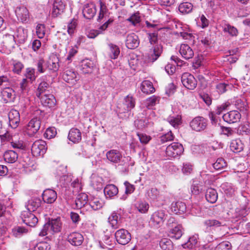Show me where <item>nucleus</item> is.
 <instances>
[{
  "instance_id": "1",
  "label": "nucleus",
  "mask_w": 250,
  "mask_h": 250,
  "mask_svg": "<svg viewBox=\"0 0 250 250\" xmlns=\"http://www.w3.org/2000/svg\"><path fill=\"white\" fill-rule=\"evenodd\" d=\"M62 222L61 218L58 217L54 219H49L43 226V228L39 233L40 236H44L48 233H55L61 231L62 228Z\"/></svg>"
},
{
  "instance_id": "2",
  "label": "nucleus",
  "mask_w": 250,
  "mask_h": 250,
  "mask_svg": "<svg viewBox=\"0 0 250 250\" xmlns=\"http://www.w3.org/2000/svg\"><path fill=\"white\" fill-rule=\"evenodd\" d=\"M184 150L182 144L174 142L167 146L166 154L169 157L176 158L181 155L183 153Z\"/></svg>"
},
{
  "instance_id": "3",
  "label": "nucleus",
  "mask_w": 250,
  "mask_h": 250,
  "mask_svg": "<svg viewBox=\"0 0 250 250\" xmlns=\"http://www.w3.org/2000/svg\"><path fill=\"white\" fill-rule=\"evenodd\" d=\"M47 147L46 143L42 140L34 142L31 146V152L34 156H43L46 152Z\"/></svg>"
},
{
  "instance_id": "4",
  "label": "nucleus",
  "mask_w": 250,
  "mask_h": 250,
  "mask_svg": "<svg viewBox=\"0 0 250 250\" xmlns=\"http://www.w3.org/2000/svg\"><path fill=\"white\" fill-rule=\"evenodd\" d=\"M208 125V120L201 116L195 117L190 122V126L196 131H202L206 129Z\"/></svg>"
},
{
  "instance_id": "5",
  "label": "nucleus",
  "mask_w": 250,
  "mask_h": 250,
  "mask_svg": "<svg viewBox=\"0 0 250 250\" xmlns=\"http://www.w3.org/2000/svg\"><path fill=\"white\" fill-rule=\"evenodd\" d=\"M166 219L165 211L161 210L154 212L151 215L149 221L151 226L156 228H159Z\"/></svg>"
},
{
  "instance_id": "6",
  "label": "nucleus",
  "mask_w": 250,
  "mask_h": 250,
  "mask_svg": "<svg viewBox=\"0 0 250 250\" xmlns=\"http://www.w3.org/2000/svg\"><path fill=\"white\" fill-rule=\"evenodd\" d=\"M32 211L26 210L22 211L21 213V218L23 222L30 227H35L38 222V219Z\"/></svg>"
},
{
  "instance_id": "7",
  "label": "nucleus",
  "mask_w": 250,
  "mask_h": 250,
  "mask_svg": "<svg viewBox=\"0 0 250 250\" xmlns=\"http://www.w3.org/2000/svg\"><path fill=\"white\" fill-rule=\"evenodd\" d=\"M181 81L184 86L188 89H194L197 84V82L193 75L188 73L182 74Z\"/></svg>"
},
{
  "instance_id": "8",
  "label": "nucleus",
  "mask_w": 250,
  "mask_h": 250,
  "mask_svg": "<svg viewBox=\"0 0 250 250\" xmlns=\"http://www.w3.org/2000/svg\"><path fill=\"white\" fill-rule=\"evenodd\" d=\"M115 236L117 242L123 245L127 244L131 240L130 233L123 229L117 230L115 232Z\"/></svg>"
},
{
  "instance_id": "9",
  "label": "nucleus",
  "mask_w": 250,
  "mask_h": 250,
  "mask_svg": "<svg viewBox=\"0 0 250 250\" xmlns=\"http://www.w3.org/2000/svg\"><path fill=\"white\" fill-rule=\"evenodd\" d=\"M41 126V121L38 118L30 120L26 127V134L29 136H33L39 130Z\"/></svg>"
},
{
  "instance_id": "10",
  "label": "nucleus",
  "mask_w": 250,
  "mask_h": 250,
  "mask_svg": "<svg viewBox=\"0 0 250 250\" xmlns=\"http://www.w3.org/2000/svg\"><path fill=\"white\" fill-rule=\"evenodd\" d=\"M65 6V3L62 0H54L51 12V17L56 18L61 15L64 12Z\"/></svg>"
},
{
  "instance_id": "11",
  "label": "nucleus",
  "mask_w": 250,
  "mask_h": 250,
  "mask_svg": "<svg viewBox=\"0 0 250 250\" xmlns=\"http://www.w3.org/2000/svg\"><path fill=\"white\" fill-rule=\"evenodd\" d=\"M241 115L237 110H231L223 116L224 121L228 124H234L240 121Z\"/></svg>"
},
{
  "instance_id": "12",
  "label": "nucleus",
  "mask_w": 250,
  "mask_h": 250,
  "mask_svg": "<svg viewBox=\"0 0 250 250\" xmlns=\"http://www.w3.org/2000/svg\"><path fill=\"white\" fill-rule=\"evenodd\" d=\"M9 125L12 128H16L19 125L20 115L16 109H11L8 114Z\"/></svg>"
},
{
  "instance_id": "13",
  "label": "nucleus",
  "mask_w": 250,
  "mask_h": 250,
  "mask_svg": "<svg viewBox=\"0 0 250 250\" xmlns=\"http://www.w3.org/2000/svg\"><path fill=\"white\" fill-rule=\"evenodd\" d=\"M139 40L137 35L135 33L128 34L126 38L125 45L130 49L136 48L139 45Z\"/></svg>"
},
{
  "instance_id": "14",
  "label": "nucleus",
  "mask_w": 250,
  "mask_h": 250,
  "mask_svg": "<svg viewBox=\"0 0 250 250\" xmlns=\"http://www.w3.org/2000/svg\"><path fill=\"white\" fill-rule=\"evenodd\" d=\"M1 96L5 103H11L14 101L16 94L12 88L6 87L1 91Z\"/></svg>"
},
{
  "instance_id": "15",
  "label": "nucleus",
  "mask_w": 250,
  "mask_h": 250,
  "mask_svg": "<svg viewBox=\"0 0 250 250\" xmlns=\"http://www.w3.org/2000/svg\"><path fill=\"white\" fill-rule=\"evenodd\" d=\"M38 98L40 99L41 102L44 106L51 108L56 104V100L52 94H45Z\"/></svg>"
},
{
  "instance_id": "16",
  "label": "nucleus",
  "mask_w": 250,
  "mask_h": 250,
  "mask_svg": "<svg viewBox=\"0 0 250 250\" xmlns=\"http://www.w3.org/2000/svg\"><path fill=\"white\" fill-rule=\"evenodd\" d=\"M57 197L56 192L51 189L45 190L42 194V198L43 202L47 204L54 203Z\"/></svg>"
},
{
  "instance_id": "17",
  "label": "nucleus",
  "mask_w": 250,
  "mask_h": 250,
  "mask_svg": "<svg viewBox=\"0 0 250 250\" xmlns=\"http://www.w3.org/2000/svg\"><path fill=\"white\" fill-rule=\"evenodd\" d=\"M83 237L80 233L74 232L70 233L67 237L68 241L73 246H79L83 241Z\"/></svg>"
},
{
  "instance_id": "18",
  "label": "nucleus",
  "mask_w": 250,
  "mask_h": 250,
  "mask_svg": "<svg viewBox=\"0 0 250 250\" xmlns=\"http://www.w3.org/2000/svg\"><path fill=\"white\" fill-rule=\"evenodd\" d=\"M96 13V6L93 3H89L84 5L83 10V17L88 20L92 19Z\"/></svg>"
},
{
  "instance_id": "19",
  "label": "nucleus",
  "mask_w": 250,
  "mask_h": 250,
  "mask_svg": "<svg viewBox=\"0 0 250 250\" xmlns=\"http://www.w3.org/2000/svg\"><path fill=\"white\" fill-rule=\"evenodd\" d=\"M106 156L108 160L113 163H119L123 157L121 152L115 149H112L107 151Z\"/></svg>"
},
{
  "instance_id": "20",
  "label": "nucleus",
  "mask_w": 250,
  "mask_h": 250,
  "mask_svg": "<svg viewBox=\"0 0 250 250\" xmlns=\"http://www.w3.org/2000/svg\"><path fill=\"white\" fill-rule=\"evenodd\" d=\"M16 15L19 20L21 22H26L29 18V12L24 6L18 7L15 10Z\"/></svg>"
},
{
  "instance_id": "21",
  "label": "nucleus",
  "mask_w": 250,
  "mask_h": 250,
  "mask_svg": "<svg viewBox=\"0 0 250 250\" xmlns=\"http://www.w3.org/2000/svg\"><path fill=\"white\" fill-rule=\"evenodd\" d=\"M179 52L183 58L186 60H189L194 56V52L191 47L187 44H182L180 46Z\"/></svg>"
},
{
  "instance_id": "22",
  "label": "nucleus",
  "mask_w": 250,
  "mask_h": 250,
  "mask_svg": "<svg viewBox=\"0 0 250 250\" xmlns=\"http://www.w3.org/2000/svg\"><path fill=\"white\" fill-rule=\"evenodd\" d=\"M79 67L83 73H91L93 71V63L90 60L85 59L81 62Z\"/></svg>"
},
{
  "instance_id": "23",
  "label": "nucleus",
  "mask_w": 250,
  "mask_h": 250,
  "mask_svg": "<svg viewBox=\"0 0 250 250\" xmlns=\"http://www.w3.org/2000/svg\"><path fill=\"white\" fill-rule=\"evenodd\" d=\"M68 138L74 143H78L82 140L81 132L76 128H72L69 132Z\"/></svg>"
},
{
  "instance_id": "24",
  "label": "nucleus",
  "mask_w": 250,
  "mask_h": 250,
  "mask_svg": "<svg viewBox=\"0 0 250 250\" xmlns=\"http://www.w3.org/2000/svg\"><path fill=\"white\" fill-rule=\"evenodd\" d=\"M63 79L67 83L74 84L77 81V74L72 70H66L62 76Z\"/></svg>"
},
{
  "instance_id": "25",
  "label": "nucleus",
  "mask_w": 250,
  "mask_h": 250,
  "mask_svg": "<svg viewBox=\"0 0 250 250\" xmlns=\"http://www.w3.org/2000/svg\"><path fill=\"white\" fill-rule=\"evenodd\" d=\"M108 222L114 229L119 228L122 223L121 217L118 215L115 211L113 212L110 216L108 217Z\"/></svg>"
},
{
  "instance_id": "26",
  "label": "nucleus",
  "mask_w": 250,
  "mask_h": 250,
  "mask_svg": "<svg viewBox=\"0 0 250 250\" xmlns=\"http://www.w3.org/2000/svg\"><path fill=\"white\" fill-rule=\"evenodd\" d=\"M163 52V47L161 44H156L153 49V51L150 54L148 57V60L151 62H154L156 61L161 56Z\"/></svg>"
},
{
  "instance_id": "27",
  "label": "nucleus",
  "mask_w": 250,
  "mask_h": 250,
  "mask_svg": "<svg viewBox=\"0 0 250 250\" xmlns=\"http://www.w3.org/2000/svg\"><path fill=\"white\" fill-rule=\"evenodd\" d=\"M171 208L175 214H182L186 211L187 208L185 203L177 201L172 203Z\"/></svg>"
},
{
  "instance_id": "28",
  "label": "nucleus",
  "mask_w": 250,
  "mask_h": 250,
  "mask_svg": "<svg viewBox=\"0 0 250 250\" xmlns=\"http://www.w3.org/2000/svg\"><path fill=\"white\" fill-rule=\"evenodd\" d=\"M3 158L5 162L9 163H14L18 158V154L16 151L8 150L3 154Z\"/></svg>"
},
{
  "instance_id": "29",
  "label": "nucleus",
  "mask_w": 250,
  "mask_h": 250,
  "mask_svg": "<svg viewBox=\"0 0 250 250\" xmlns=\"http://www.w3.org/2000/svg\"><path fill=\"white\" fill-rule=\"evenodd\" d=\"M88 201V195L85 193H81L77 195L75 200L76 207L78 208H81L84 207Z\"/></svg>"
},
{
  "instance_id": "30",
  "label": "nucleus",
  "mask_w": 250,
  "mask_h": 250,
  "mask_svg": "<svg viewBox=\"0 0 250 250\" xmlns=\"http://www.w3.org/2000/svg\"><path fill=\"white\" fill-rule=\"evenodd\" d=\"M183 233V228L181 225H178L170 229L169 235L171 238L179 239Z\"/></svg>"
},
{
  "instance_id": "31",
  "label": "nucleus",
  "mask_w": 250,
  "mask_h": 250,
  "mask_svg": "<svg viewBox=\"0 0 250 250\" xmlns=\"http://www.w3.org/2000/svg\"><path fill=\"white\" fill-rule=\"evenodd\" d=\"M205 197L208 202L213 204L218 199V193L215 189L209 188L207 189Z\"/></svg>"
},
{
  "instance_id": "32",
  "label": "nucleus",
  "mask_w": 250,
  "mask_h": 250,
  "mask_svg": "<svg viewBox=\"0 0 250 250\" xmlns=\"http://www.w3.org/2000/svg\"><path fill=\"white\" fill-rule=\"evenodd\" d=\"M59 62V58L57 56L53 55L50 58L49 61L48 62L47 67L49 70L57 72L60 67Z\"/></svg>"
},
{
  "instance_id": "33",
  "label": "nucleus",
  "mask_w": 250,
  "mask_h": 250,
  "mask_svg": "<svg viewBox=\"0 0 250 250\" xmlns=\"http://www.w3.org/2000/svg\"><path fill=\"white\" fill-rule=\"evenodd\" d=\"M230 148L234 153L240 152L244 148V144L240 139L233 140L230 144Z\"/></svg>"
},
{
  "instance_id": "34",
  "label": "nucleus",
  "mask_w": 250,
  "mask_h": 250,
  "mask_svg": "<svg viewBox=\"0 0 250 250\" xmlns=\"http://www.w3.org/2000/svg\"><path fill=\"white\" fill-rule=\"evenodd\" d=\"M104 191L105 196H108L109 198H111L118 194V188L114 185L110 184L106 186Z\"/></svg>"
},
{
  "instance_id": "35",
  "label": "nucleus",
  "mask_w": 250,
  "mask_h": 250,
  "mask_svg": "<svg viewBox=\"0 0 250 250\" xmlns=\"http://www.w3.org/2000/svg\"><path fill=\"white\" fill-rule=\"evenodd\" d=\"M123 105L125 111L131 110L135 105L134 98L131 96L127 95L124 99Z\"/></svg>"
},
{
  "instance_id": "36",
  "label": "nucleus",
  "mask_w": 250,
  "mask_h": 250,
  "mask_svg": "<svg viewBox=\"0 0 250 250\" xmlns=\"http://www.w3.org/2000/svg\"><path fill=\"white\" fill-rule=\"evenodd\" d=\"M109 15V10L107 8L106 5L102 2H101L100 10L97 19L98 21H101L104 19H105L106 20L107 18H108Z\"/></svg>"
},
{
  "instance_id": "37",
  "label": "nucleus",
  "mask_w": 250,
  "mask_h": 250,
  "mask_svg": "<svg viewBox=\"0 0 250 250\" xmlns=\"http://www.w3.org/2000/svg\"><path fill=\"white\" fill-rule=\"evenodd\" d=\"M142 91L146 94H150L154 92L155 88L152 83L149 81H144L141 85Z\"/></svg>"
},
{
  "instance_id": "38",
  "label": "nucleus",
  "mask_w": 250,
  "mask_h": 250,
  "mask_svg": "<svg viewBox=\"0 0 250 250\" xmlns=\"http://www.w3.org/2000/svg\"><path fill=\"white\" fill-rule=\"evenodd\" d=\"M88 203L89 206L94 210L100 209L104 205V202L102 200L96 197H93L90 199Z\"/></svg>"
},
{
  "instance_id": "39",
  "label": "nucleus",
  "mask_w": 250,
  "mask_h": 250,
  "mask_svg": "<svg viewBox=\"0 0 250 250\" xmlns=\"http://www.w3.org/2000/svg\"><path fill=\"white\" fill-rule=\"evenodd\" d=\"M41 200L39 198H33L28 201L27 210L34 211L41 205Z\"/></svg>"
},
{
  "instance_id": "40",
  "label": "nucleus",
  "mask_w": 250,
  "mask_h": 250,
  "mask_svg": "<svg viewBox=\"0 0 250 250\" xmlns=\"http://www.w3.org/2000/svg\"><path fill=\"white\" fill-rule=\"evenodd\" d=\"M222 222L218 220L211 219H206L203 222V226L207 229L213 228L223 226Z\"/></svg>"
},
{
  "instance_id": "41",
  "label": "nucleus",
  "mask_w": 250,
  "mask_h": 250,
  "mask_svg": "<svg viewBox=\"0 0 250 250\" xmlns=\"http://www.w3.org/2000/svg\"><path fill=\"white\" fill-rule=\"evenodd\" d=\"M180 13L183 14H187L190 13L193 9L192 3L188 2L181 3L178 7Z\"/></svg>"
},
{
  "instance_id": "42",
  "label": "nucleus",
  "mask_w": 250,
  "mask_h": 250,
  "mask_svg": "<svg viewBox=\"0 0 250 250\" xmlns=\"http://www.w3.org/2000/svg\"><path fill=\"white\" fill-rule=\"evenodd\" d=\"M16 36L20 43L24 42L28 36L27 30L21 27H19L17 29Z\"/></svg>"
},
{
  "instance_id": "43",
  "label": "nucleus",
  "mask_w": 250,
  "mask_h": 250,
  "mask_svg": "<svg viewBox=\"0 0 250 250\" xmlns=\"http://www.w3.org/2000/svg\"><path fill=\"white\" fill-rule=\"evenodd\" d=\"M50 88L49 84L45 81H42L39 84L37 91L36 92V96L37 97H40L42 96V94L46 91H49L48 89Z\"/></svg>"
},
{
  "instance_id": "44",
  "label": "nucleus",
  "mask_w": 250,
  "mask_h": 250,
  "mask_svg": "<svg viewBox=\"0 0 250 250\" xmlns=\"http://www.w3.org/2000/svg\"><path fill=\"white\" fill-rule=\"evenodd\" d=\"M159 245L163 250H172L173 249V243L168 238H163L159 242Z\"/></svg>"
},
{
  "instance_id": "45",
  "label": "nucleus",
  "mask_w": 250,
  "mask_h": 250,
  "mask_svg": "<svg viewBox=\"0 0 250 250\" xmlns=\"http://www.w3.org/2000/svg\"><path fill=\"white\" fill-rule=\"evenodd\" d=\"M135 207L140 212L145 213L148 211L149 206L146 201H139L136 203Z\"/></svg>"
},
{
  "instance_id": "46",
  "label": "nucleus",
  "mask_w": 250,
  "mask_h": 250,
  "mask_svg": "<svg viewBox=\"0 0 250 250\" xmlns=\"http://www.w3.org/2000/svg\"><path fill=\"white\" fill-rule=\"evenodd\" d=\"M181 120V116L179 115L176 116H169L167 119V122L175 128H177L182 123Z\"/></svg>"
},
{
  "instance_id": "47",
  "label": "nucleus",
  "mask_w": 250,
  "mask_h": 250,
  "mask_svg": "<svg viewBox=\"0 0 250 250\" xmlns=\"http://www.w3.org/2000/svg\"><path fill=\"white\" fill-rule=\"evenodd\" d=\"M108 46L111 52V54L110 55L111 59H117L120 52L119 47L117 45L114 44L113 43H109L108 44Z\"/></svg>"
},
{
  "instance_id": "48",
  "label": "nucleus",
  "mask_w": 250,
  "mask_h": 250,
  "mask_svg": "<svg viewBox=\"0 0 250 250\" xmlns=\"http://www.w3.org/2000/svg\"><path fill=\"white\" fill-rule=\"evenodd\" d=\"M27 232L28 230L23 227H17L12 229L13 235L16 237H20Z\"/></svg>"
},
{
  "instance_id": "49",
  "label": "nucleus",
  "mask_w": 250,
  "mask_h": 250,
  "mask_svg": "<svg viewBox=\"0 0 250 250\" xmlns=\"http://www.w3.org/2000/svg\"><path fill=\"white\" fill-rule=\"evenodd\" d=\"M238 133L242 135L250 134V125L248 124H244L239 126Z\"/></svg>"
},
{
  "instance_id": "50",
  "label": "nucleus",
  "mask_w": 250,
  "mask_h": 250,
  "mask_svg": "<svg viewBox=\"0 0 250 250\" xmlns=\"http://www.w3.org/2000/svg\"><path fill=\"white\" fill-rule=\"evenodd\" d=\"M148 197L152 200H155L159 197V191L155 188H152L147 192Z\"/></svg>"
},
{
  "instance_id": "51",
  "label": "nucleus",
  "mask_w": 250,
  "mask_h": 250,
  "mask_svg": "<svg viewBox=\"0 0 250 250\" xmlns=\"http://www.w3.org/2000/svg\"><path fill=\"white\" fill-rule=\"evenodd\" d=\"M213 167L216 170L221 169L227 166V163L222 158H218L216 162L213 164Z\"/></svg>"
},
{
  "instance_id": "52",
  "label": "nucleus",
  "mask_w": 250,
  "mask_h": 250,
  "mask_svg": "<svg viewBox=\"0 0 250 250\" xmlns=\"http://www.w3.org/2000/svg\"><path fill=\"white\" fill-rule=\"evenodd\" d=\"M223 31L225 32H228L232 36H236L238 33L237 29L229 24L225 25L223 28Z\"/></svg>"
},
{
  "instance_id": "53",
  "label": "nucleus",
  "mask_w": 250,
  "mask_h": 250,
  "mask_svg": "<svg viewBox=\"0 0 250 250\" xmlns=\"http://www.w3.org/2000/svg\"><path fill=\"white\" fill-rule=\"evenodd\" d=\"M160 98L156 96H153L148 98L146 102V105L147 108H150L156 104L159 103Z\"/></svg>"
},
{
  "instance_id": "54",
  "label": "nucleus",
  "mask_w": 250,
  "mask_h": 250,
  "mask_svg": "<svg viewBox=\"0 0 250 250\" xmlns=\"http://www.w3.org/2000/svg\"><path fill=\"white\" fill-rule=\"evenodd\" d=\"M46 64L45 61L43 59L41 58L38 60L36 64L38 71L40 73H44L46 68Z\"/></svg>"
},
{
  "instance_id": "55",
  "label": "nucleus",
  "mask_w": 250,
  "mask_h": 250,
  "mask_svg": "<svg viewBox=\"0 0 250 250\" xmlns=\"http://www.w3.org/2000/svg\"><path fill=\"white\" fill-rule=\"evenodd\" d=\"M57 134V130L55 127H48L45 131L44 136L48 138L51 139L54 137Z\"/></svg>"
},
{
  "instance_id": "56",
  "label": "nucleus",
  "mask_w": 250,
  "mask_h": 250,
  "mask_svg": "<svg viewBox=\"0 0 250 250\" xmlns=\"http://www.w3.org/2000/svg\"><path fill=\"white\" fill-rule=\"evenodd\" d=\"M229 105L230 104H229L223 103L221 105H218L213 112L216 115H220L223 111L228 109Z\"/></svg>"
},
{
  "instance_id": "57",
  "label": "nucleus",
  "mask_w": 250,
  "mask_h": 250,
  "mask_svg": "<svg viewBox=\"0 0 250 250\" xmlns=\"http://www.w3.org/2000/svg\"><path fill=\"white\" fill-rule=\"evenodd\" d=\"M236 107L240 111L247 109V103L245 100L238 99L235 103Z\"/></svg>"
},
{
  "instance_id": "58",
  "label": "nucleus",
  "mask_w": 250,
  "mask_h": 250,
  "mask_svg": "<svg viewBox=\"0 0 250 250\" xmlns=\"http://www.w3.org/2000/svg\"><path fill=\"white\" fill-rule=\"evenodd\" d=\"M13 71L16 74H20L23 68V64L20 62L14 61L13 62Z\"/></svg>"
},
{
  "instance_id": "59",
  "label": "nucleus",
  "mask_w": 250,
  "mask_h": 250,
  "mask_svg": "<svg viewBox=\"0 0 250 250\" xmlns=\"http://www.w3.org/2000/svg\"><path fill=\"white\" fill-rule=\"evenodd\" d=\"M173 139L174 136L171 131L162 135L160 137V141L162 143H164L168 141H173Z\"/></svg>"
},
{
  "instance_id": "60",
  "label": "nucleus",
  "mask_w": 250,
  "mask_h": 250,
  "mask_svg": "<svg viewBox=\"0 0 250 250\" xmlns=\"http://www.w3.org/2000/svg\"><path fill=\"white\" fill-rule=\"evenodd\" d=\"M77 24V21L74 19L71 20L70 22L68 23L67 25V32L69 35H71L74 33Z\"/></svg>"
},
{
  "instance_id": "61",
  "label": "nucleus",
  "mask_w": 250,
  "mask_h": 250,
  "mask_svg": "<svg viewBox=\"0 0 250 250\" xmlns=\"http://www.w3.org/2000/svg\"><path fill=\"white\" fill-rule=\"evenodd\" d=\"M50 249V245L45 242H40L34 247V250H49Z\"/></svg>"
},
{
  "instance_id": "62",
  "label": "nucleus",
  "mask_w": 250,
  "mask_h": 250,
  "mask_svg": "<svg viewBox=\"0 0 250 250\" xmlns=\"http://www.w3.org/2000/svg\"><path fill=\"white\" fill-rule=\"evenodd\" d=\"M37 35L39 38H43L45 35V27L43 24H38L36 27Z\"/></svg>"
},
{
  "instance_id": "63",
  "label": "nucleus",
  "mask_w": 250,
  "mask_h": 250,
  "mask_svg": "<svg viewBox=\"0 0 250 250\" xmlns=\"http://www.w3.org/2000/svg\"><path fill=\"white\" fill-rule=\"evenodd\" d=\"M127 20L131 22L134 25H136L137 23L140 22V17L139 16V13L137 12L133 14L129 17Z\"/></svg>"
},
{
  "instance_id": "64",
  "label": "nucleus",
  "mask_w": 250,
  "mask_h": 250,
  "mask_svg": "<svg viewBox=\"0 0 250 250\" xmlns=\"http://www.w3.org/2000/svg\"><path fill=\"white\" fill-rule=\"evenodd\" d=\"M231 243L229 242H224L220 243L216 249V250H230L231 249Z\"/></svg>"
}]
</instances>
